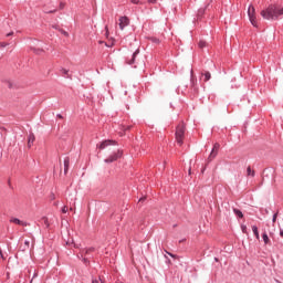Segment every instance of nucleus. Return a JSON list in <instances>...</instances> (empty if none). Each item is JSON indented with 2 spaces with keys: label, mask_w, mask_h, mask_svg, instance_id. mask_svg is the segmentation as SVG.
<instances>
[{
  "label": "nucleus",
  "mask_w": 283,
  "mask_h": 283,
  "mask_svg": "<svg viewBox=\"0 0 283 283\" xmlns=\"http://www.w3.org/2000/svg\"><path fill=\"white\" fill-rule=\"evenodd\" d=\"M201 76H203L205 83L211 81V72H209V71L201 72Z\"/></svg>",
  "instance_id": "nucleus-11"
},
{
  "label": "nucleus",
  "mask_w": 283,
  "mask_h": 283,
  "mask_svg": "<svg viewBox=\"0 0 283 283\" xmlns=\"http://www.w3.org/2000/svg\"><path fill=\"white\" fill-rule=\"evenodd\" d=\"M0 258L3 260V251L0 248Z\"/></svg>",
  "instance_id": "nucleus-35"
},
{
  "label": "nucleus",
  "mask_w": 283,
  "mask_h": 283,
  "mask_svg": "<svg viewBox=\"0 0 283 283\" xmlns=\"http://www.w3.org/2000/svg\"><path fill=\"white\" fill-rule=\"evenodd\" d=\"M74 248H75V249H77V248H78V245H76V243H74Z\"/></svg>",
  "instance_id": "nucleus-44"
},
{
  "label": "nucleus",
  "mask_w": 283,
  "mask_h": 283,
  "mask_svg": "<svg viewBox=\"0 0 283 283\" xmlns=\"http://www.w3.org/2000/svg\"><path fill=\"white\" fill-rule=\"evenodd\" d=\"M210 3H208L205 8H200L197 12V19H202L205 17V12H207V8H209Z\"/></svg>",
  "instance_id": "nucleus-10"
},
{
  "label": "nucleus",
  "mask_w": 283,
  "mask_h": 283,
  "mask_svg": "<svg viewBox=\"0 0 283 283\" xmlns=\"http://www.w3.org/2000/svg\"><path fill=\"white\" fill-rule=\"evenodd\" d=\"M144 1H147V3H156L158 0H144Z\"/></svg>",
  "instance_id": "nucleus-32"
},
{
  "label": "nucleus",
  "mask_w": 283,
  "mask_h": 283,
  "mask_svg": "<svg viewBox=\"0 0 283 283\" xmlns=\"http://www.w3.org/2000/svg\"><path fill=\"white\" fill-rule=\"evenodd\" d=\"M60 6H61V8H63V3H61Z\"/></svg>",
  "instance_id": "nucleus-46"
},
{
  "label": "nucleus",
  "mask_w": 283,
  "mask_h": 283,
  "mask_svg": "<svg viewBox=\"0 0 283 283\" xmlns=\"http://www.w3.org/2000/svg\"><path fill=\"white\" fill-rule=\"evenodd\" d=\"M112 145H116V140H112V139H106L104 142H102L99 145H97V148L103 150L105 149L106 147H109Z\"/></svg>",
  "instance_id": "nucleus-7"
},
{
  "label": "nucleus",
  "mask_w": 283,
  "mask_h": 283,
  "mask_svg": "<svg viewBox=\"0 0 283 283\" xmlns=\"http://www.w3.org/2000/svg\"><path fill=\"white\" fill-rule=\"evenodd\" d=\"M67 171H70V157L64 158V174L67 175Z\"/></svg>",
  "instance_id": "nucleus-13"
},
{
  "label": "nucleus",
  "mask_w": 283,
  "mask_h": 283,
  "mask_svg": "<svg viewBox=\"0 0 283 283\" xmlns=\"http://www.w3.org/2000/svg\"><path fill=\"white\" fill-rule=\"evenodd\" d=\"M101 283H105V281H101Z\"/></svg>",
  "instance_id": "nucleus-48"
},
{
  "label": "nucleus",
  "mask_w": 283,
  "mask_h": 283,
  "mask_svg": "<svg viewBox=\"0 0 283 283\" xmlns=\"http://www.w3.org/2000/svg\"><path fill=\"white\" fill-rule=\"evenodd\" d=\"M105 45H106V48H112V45H109V44H107V43H105Z\"/></svg>",
  "instance_id": "nucleus-42"
},
{
  "label": "nucleus",
  "mask_w": 283,
  "mask_h": 283,
  "mask_svg": "<svg viewBox=\"0 0 283 283\" xmlns=\"http://www.w3.org/2000/svg\"><path fill=\"white\" fill-rule=\"evenodd\" d=\"M283 14V7L281 4H270L265 10L261 11V17L268 21H277Z\"/></svg>",
  "instance_id": "nucleus-1"
},
{
  "label": "nucleus",
  "mask_w": 283,
  "mask_h": 283,
  "mask_svg": "<svg viewBox=\"0 0 283 283\" xmlns=\"http://www.w3.org/2000/svg\"><path fill=\"white\" fill-rule=\"evenodd\" d=\"M127 25H129V18H127L126 15L120 17L119 18V29L125 30V28H127Z\"/></svg>",
  "instance_id": "nucleus-8"
},
{
  "label": "nucleus",
  "mask_w": 283,
  "mask_h": 283,
  "mask_svg": "<svg viewBox=\"0 0 283 283\" xmlns=\"http://www.w3.org/2000/svg\"><path fill=\"white\" fill-rule=\"evenodd\" d=\"M198 48H200V50H205V48H207V42L205 40H200L198 43Z\"/></svg>",
  "instance_id": "nucleus-20"
},
{
  "label": "nucleus",
  "mask_w": 283,
  "mask_h": 283,
  "mask_svg": "<svg viewBox=\"0 0 283 283\" xmlns=\"http://www.w3.org/2000/svg\"><path fill=\"white\" fill-rule=\"evenodd\" d=\"M82 262H83V264H85V266H90V259L82 258Z\"/></svg>",
  "instance_id": "nucleus-24"
},
{
  "label": "nucleus",
  "mask_w": 283,
  "mask_h": 283,
  "mask_svg": "<svg viewBox=\"0 0 283 283\" xmlns=\"http://www.w3.org/2000/svg\"><path fill=\"white\" fill-rule=\"evenodd\" d=\"M12 34H14V32H9L7 36H12Z\"/></svg>",
  "instance_id": "nucleus-37"
},
{
  "label": "nucleus",
  "mask_w": 283,
  "mask_h": 283,
  "mask_svg": "<svg viewBox=\"0 0 283 283\" xmlns=\"http://www.w3.org/2000/svg\"><path fill=\"white\" fill-rule=\"evenodd\" d=\"M34 277H39V273L34 272L30 283L34 282Z\"/></svg>",
  "instance_id": "nucleus-29"
},
{
  "label": "nucleus",
  "mask_w": 283,
  "mask_h": 283,
  "mask_svg": "<svg viewBox=\"0 0 283 283\" xmlns=\"http://www.w3.org/2000/svg\"><path fill=\"white\" fill-rule=\"evenodd\" d=\"M165 252L167 253V255H170V258H175L176 259V254L168 252L167 250H165Z\"/></svg>",
  "instance_id": "nucleus-30"
},
{
  "label": "nucleus",
  "mask_w": 283,
  "mask_h": 283,
  "mask_svg": "<svg viewBox=\"0 0 283 283\" xmlns=\"http://www.w3.org/2000/svg\"><path fill=\"white\" fill-rule=\"evenodd\" d=\"M248 15L250 19V23H252L254 28H258V20L255 19V8L253 6H250L248 8Z\"/></svg>",
  "instance_id": "nucleus-4"
},
{
  "label": "nucleus",
  "mask_w": 283,
  "mask_h": 283,
  "mask_svg": "<svg viewBox=\"0 0 283 283\" xmlns=\"http://www.w3.org/2000/svg\"><path fill=\"white\" fill-rule=\"evenodd\" d=\"M280 235L281 238H283V230H280Z\"/></svg>",
  "instance_id": "nucleus-39"
},
{
  "label": "nucleus",
  "mask_w": 283,
  "mask_h": 283,
  "mask_svg": "<svg viewBox=\"0 0 283 283\" xmlns=\"http://www.w3.org/2000/svg\"><path fill=\"white\" fill-rule=\"evenodd\" d=\"M248 176H251L252 178H255V170L251 169V166L247 168Z\"/></svg>",
  "instance_id": "nucleus-18"
},
{
  "label": "nucleus",
  "mask_w": 283,
  "mask_h": 283,
  "mask_svg": "<svg viewBox=\"0 0 283 283\" xmlns=\"http://www.w3.org/2000/svg\"><path fill=\"white\" fill-rule=\"evenodd\" d=\"M62 213H67V207H62Z\"/></svg>",
  "instance_id": "nucleus-33"
},
{
  "label": "nucleus",
  "mask_w": 283,
  "mask_h": 283,
  "mask_svg": "<svg viewBox=\"0 0 283 283\" xmlns=\"http://www.w3.org/2000/svg\"><path fill=\"white\" fill-rule=\"evenodd\" d=\"M122 157H123V151L122 150H117V151L113 153L109 157L104 159V163L109 165L112 163H116V160H118V158H122Z\"/></svg>",
  "instance_id": "nucleus-5"
},
{
  "label": "nucleus",
  "mask_w": 283,
  "mask_h": 283,
  "mask_svg": "<svg viewBox=\"0 0 283 283\" xmlns=\"http://www.w3.org/2000/svg\"><path fill=\"white\" fill-rule=\"evenodd\" d=\"M10 222H13V224H19L20 227H25V222H23L19 218H11Z\"/></svg>",
  "instance_id": "nucleus-14"
},
{
  "label": "nucleus",
  "mask_w": 283,
  "mask_h": 283,
  "mask_svg": "<svg viewBox=\"0 0 283 283\" xmlns=\"http://www.w3.org/2000/svg\"><path fill=\"white\" fill-rule=\"evenodd\" d=\"M1 46H2V48H7V46H8V43H1Z\"/></svg>",
  "instance_id": "nucleus-36"
},
{
  "label": "nucleus",
  "mask_w": 283,
  "mask_h": 283,
  "mask_svg": "<svg viewBox=\"0 0 283 283\" xmlns=\"http://www.w3.org/2000/svg\"><path fill=\"white\" fill-rule=\"evenodd\" d=\"M262 240L264 244H271V239H269V234L265 232L262 233Z\"/></svg>",
  "instance_id": "nucleus-15"
},
{
  "label": "nucleus",
  "mask_w": 283,
  "mask_h": 283,
  "mask_svg": "<svg viewBox=\"0 0 283 283\" xmlns=\"http://www.w3.org/2000/svg\"><path fill=\"white\" fill-rule=\"evenodd\" d=\"M32 50H33L34 54H39V55L45 54V51L43 49L33 48Z\"/></svg>",
  "instance_id": "nucleus-21"
},
{
  "label": "nucleus",
  "mask_w": 283,
  "mask_h": 283,
  "mask_svg": "<svg viewBox=\"0 0 283 283\" xmlns=\"http://www.w3.org/2000/svg\"><path fill=\"white\" fill-rule=\"evenodd\" d=\"M60 72H61L62 76H64V78H72V75H70V70L61 67Z\"/></svg>",
  "instance_id": "nucleus-12"
},
{
  "label": "nucleus",
  "mask_w": 283,
  "mask_h": 283,
  "mask_svg": "<svg viewBox=\"0 0 283 283\" xmlns=\"http://www.w3.org/2000/svg\"><path fill=\"white\" fill-rule=\"evenodd\" d=\"M151 43H156L157 45L160 44V39L158 38H150Z\"/></svg>",
  "instance_id": "nucleus-23"
},
{
  "label": "nucleus",
  "mask_w": 283,
  "mask_h": 283,
  "mask_svg": "<svg viewBox=\"0 0 283 283\" xmlns=\"http://www.w3.org/2000/svg\"><path fill=\"white\" fill-rule=\"evenodd\" d=\"M234 213H242V211L234 209Z\"/></svg>",
  "instance_id": "nucleus-38"
},
{
  "label": "nucleus",
  "mask_w": 283,
  "mask_h": 283,
  "mask_svg": "<svg viewBox=\"0 0 283 283\" xmlns=\"http://www.w3.org/2000/svg\"><path fill=\"white\" fill-rule=\"evenodd\" d=\"M101 282H103V279L101 277L92 280V283H101Z\"/></svg>",
  "instance_id": "nucleus-27"
},
{
  "label": "nucleus",
  "mask_w": 283,
  "mask_h": 283,
  "mask_svg": "<svg viewBox=\"0 0 283 283\" xmlns=\"http://www.w3.org/2000/svg\"><path fill=\"white\" fill-rule=\"evenodd\" d=\"M190 74V87L198 94V80L193 77V70H191Z\"/></svg>",
  "instance_id": "nucleus-6"
},
{
  "label": "nucleus",
  "mask_w": 283,
  "mask_h": 283,
  "mask_svg": "<svg viewBox=\"0 0 283 283\" xmlns=\"http://www.w3.org/2000/svg\"><path fill=\"white\" fill-rule=\"evenodd\" d=\"M140 54V50L137 49L132 55L130 57L126 59V63L127 65H130V67H138V65H140V60H138V55Z\"/></svg>",
  "instance_id": "nucleus-3"
},
{
  "label": "nucleus",
  "mask_w": 283,
  "mask_h": 283,
  "mask_svg": "<svg viewBox=\"0 0 283 283\" xmlns=\"http://www.w3.org/2000/svg\"><path fill=\"white\" fill-rule=\"evenodd\" d=\"M252 232L254 234V238L260 240V231L258 230V226H252Z\"/></svg>",
  "instance_id": "nucleus-16"
},
{
  "label": "nucleus",
  "mask_w": 283,
  "mask_h": 283,
  "mask_svg": "<svg viewBox=\"0 0 283 283\" xmlns=\"http://www.w3.org/2000/svg\"><path fill=\"white\" fill-rule=\"evenodd\" d=\"M63 34H64L65 36H67V32H66V31H64Z\"/></svg>",
  "instance_id": "nucleus-43"
},
{
  "label": "nucleus",
  "mask_w": 283,
  "mask_h": 283,
  "mask_svg": "<svg viewBox=\"0 0 283 283\" xmlns=\"http://www.w3.org/2000/svg\"><path fill=\"white\" fill-rule=\"evenodd\" d=\"M132 3H134L135 6H138V3H143L144 0H130Z\"/></svg>",
  "instance_id": "nucleus-26"
},
{
  "label": "nucleus",
  "mask_w": 283,
  "mask_h": 283,
  "mask_svg": "<svg viewBox=\"0 0 283 283\" xmlns=\"http://www.w3.org/2000/svg\"><path fill=\"white\" fill-rule=\"evenodd\" d=\"M147 200V197H142V198H139V201L138 202H145Z\"/></svg>",
  "instance_id": "nucleus-31"
},
{
  "label": "nucleus",
  "mask_w": 283,
  "mask_h": 283,
  "mask_svg": "<svg viewBox=\"0 0 283 283\" xmlns=\"http://www.w3.org/2000/svg\"><path fill=\"white\" fill-rule=\"evenodd\" d=\"M277 219V213L273 214V222H275V220Z\"/></svg>",
  "instance_id": "nucleus-34"
},
{
  "label": "nucleus",
  "mask_w": 283,
  "mask_h": 283,
  "mask_svg": "<svg viewBox=\"0 0 283 283\" xmlns=\"http://www.w3.org/2000/svg\"><path fill=\"white\" fill-rule=\"evenodd\" d=\"M165 259H166V264H171V260L169 259V256H167V254H165Z\"/></svg>",
  "instance_id": "nucleus-28"
},
{
  "label": "nucleus",
  "mask_w": 283,
  "mask_h": 283,
  "mask_svg": "<svg viewBox=\"0 0 283 283\" xmlns=\"http://www.w3.org/2000/svg\"><path fill=\"white\" fill-rule=\"evenodd\" d=\"M244 218V213H237V220H242Z\"/></svg>",
  "instance_id": "nucleus-25"
},
{
  "label": "nucleus",
  "mask_w": 283,
  "mask_h": 283,
  "mask_svg": "<svg viewBox=\"0 0 283 283\" xmlns=\"http://www.w3.org/2000/svg\"><path fill=\"white\" fill-rule=\"evenodd\" d=\"M125 129H126V130H129V129H132V126H127Z\"/></svg>",
  "instance_id": "nucleus-41"
},
{
  "label": "nucleus",
  "mask_w": 283,
  "mask_h": 283,
  "mask_svg": "<svg viewBox=\"0 0 283 283\" xmlns=\"http://www.w3.org/2000/svg\"><path fill=\"white\" fill-rule=\"evenodd\" d=\"M96 251V248L91 247L84 250L85 255H90L91 253H94Z\"/></svg>",
  "instance_id": "nucleus-19"
},
{
  "label": "nucleus",
  "mask_w": 283,
  "mask_h": 283,
  "mask_svg": "<svg viewBox=\"0 0 283 283\" xmlns=\"http://www.w3.org/2000/svg\"><path fill=\"white\" fill-rule=\"evenodd\" d=\"M241 231H242V233H244L245 235H249V230H248V228H247V224L241 223Z\"/></svg>",
  "instance_id": "nucleus-22"
},
{
  "label": "nucleus",
  "mask_w": 283,
  "mask_h": 283,
  "mask_svg": "<svg viewBox=\"0 0 283 283\" xmlns=\"http://www.w3.org/2000/svg\"><path fill=\"white\" fill-rule=\"evenodd\" d=\"M52 199H54V195H52Z\"/></svg>",
  "instance_id": "nucleus-47"
},
{
  "label": "nucleus",
  "mask_w": 283,
  "mask_h": 283,
  "mask_svg": "<svg viewBox=\"0 0 283 283\" xmlns=\"http://www.w3.org/2000/svg\"><path fill=\"white\" fill-rule=\"evenodd\" d=\"M218 149H220V144L216 143L213 145V148L208 157V160H212L213 158H216L218 156Z\"/></svg>",
  "instance_id": "nucleus-9"
},
{
  "label": "nucleus",
  "mask_w": 283,
  "mask_h": 283,
  "mask_svg": "<svg viewBox=\"0 0 283 283\" xmlns=\"http://www.w3.org/2000/svg\"><path fill=\"white\" fill-rule=\"evenodd\" d=\"M189 174H191V168H189Z\"/></svg>",
  "instance_id": "nucleus-45"
},
{
  "label": "nucleus",
  "mask_w": 283,
  "mask_h": 283,
  "mask_svg": "<svg viewBox=\"0 0 283 283\" xmlns=\"http://www.w3.org/2000/svg\"><path fill=\"white\" fill-rule=\"evenodd\" d=\"M57 118H63V115H61V114H57Z\"/></svg>",
  "instance_id": "nucleus-40"
},
{
  "label": "nucleus",
  "mask_w": 283,
  "mask_h": 283,
  "mask_svg": "<svg viewBox=\"0 0 283 283\" xmlns=\"http://www.w3.org/2000/svg\"><path fill=\"white\" fill-rule=\"evenodd\" d=\"M34 140H35V137H34V134H30L29 135V138H28V145L29 147H32V145L34 144Z\"/></svg>",
  "instance_id": "nucleus-17"
},
{
  "label": "nucleus",
  "mask_w": 283,
  "mask_h": 283,
  "mask_svg": "<svg viewBox=\"0 0 283 283\" xmlns=\"http://www.w3.org/2000/svg\"><path fill=\"white\" fill-rule=\"evenodd\" d=\"M186 127H185V124H179L177 127H176V133H175V136H176V140H177V144L179 145V147H182L184 145V140H185V132H186Z\"/></svg>",
  "instance_id": "nucleus-2"
}]
</instances>
